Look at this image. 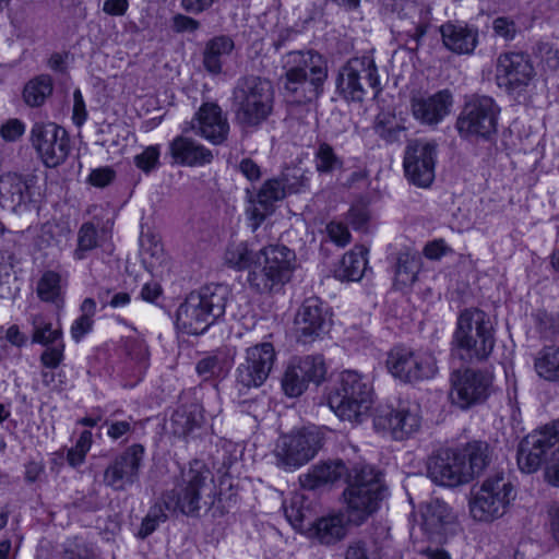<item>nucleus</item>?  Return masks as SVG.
I'll return each instance as SVG.
<instances>
[{
	"label": "nucleus",
	"mask_w": 559,
	"mask_h": 559,
	"mask_svg": "<svg viewBox=\"0 0 559 559\" xmlns=\"http://www.w3.org/2000/svg\"><path fill=\"white\" fill-rule=\"evenodd\" d=\"M285 94L293 102L304 104L317 99L328 78V66L322 55L313 50H293L282 58Z\"/></svg>",
	"instance_id": "1"
},
{
	"label": "nucleus",
	"mask_w": 559,
	"mask_h": 559,
	"mask_svg": "<svg viewBox=\"0 0 559 559\" xmlns=\"http://www.w3.org/2000/svg\"><path fill=\"white\" fill-rule=\"evenodd\" d=\"M452 354L466 362H483L496 345L495 328L488 313L466 308L459 313L452 337Z\"/></svg>",
	"instance_id": "2"
},
{
	"label": "nucleus",
	"mask_w": 559,
	"mask_h": 559,
	"mask_svg": "<svg viewBox=\"0 0 559 559\" xmlns=\"http://www.w3.org/2000/svg\"><path fill=\"white\" fill-rule=\"evenodd\" d=\"M229 294L223 284H209L190 293L177 310V326L191 335L204 333L224 316Z\"/></svg>",
	"instance_id": "3"
},
{
	"label": "nucleus",
	"mask_w": 559,
	"mask_h": 559,
	"mask_svg": "<svg viewBox=\"0 0 559 559\" xmlns=\"http://www.w3.org/2000/svg\"><path fill=\"white\" fill-rule=\"evenodd\" d=\"M385 491L381 474L374 467L355 468L348 476V485L343 492L346 523L355 526L362 525L378 511Z\"/></svg>",
	"instance_id": "4"
},
{
	"label": "nucleus",
	"mask_w": 559,
	"mask_h": 559,
	"mask_svg": "<svg viewBox=\"0 0 559 559\" xmlns=\"http://www.w3.org/2000/svg\"><path fill=\"white\" fill-rule=\"evenodd\" d=\"M248 273L249 286L259 294L280 292L290 281L296 267V254L285 245H269L255 254Z\"/></svg>",
	"instance_id": "5"
},
{
	"label": "nucleus",
	"mask_w": 559,
	"mask_h": 559,
	"mask_svg": "<svg viewBox=\"0 0 559 559\" xmlns=\"http://www.w3.org/2000/svg\"><path fill=\"white\" fill-rule=\"evenodd\" d=\"M328 403L340 419L361 423L373 403L371 380L356 370H344L340 385L329 395Z\"/></svg>",
	"instance_id": "6"
},
{
	"label": "nucleus",
	"mask_w": 559,
	"mask_h": 559,
	"mask_svg": "<svg viewBox=\"0 0 559 559\" xmlns=\"http://www.w3.org/2000/svg\"><path fill=\"white\" fill-rule=\"evenodd\" d=\"M272 83L257 75L239 78L233 90L237 122L246 129L257 128L267 119L273 109Z\"/></svg>",
	"instance_id": "7"
},
{
	"label": "nucleus",
	"mask_w": 559,
	"mask_h": 559,
	"mask_svg": "<svg viewBox=\"0 0 559 559\" xmlns=\"http://www.w3.org/2000/svg\"><path fill=\"white\" fill-rule=\"evenodd\" d=\"M213 485V475L205 463L194 460L181 471L176 486L164 495V504L169 511L194 515L201 509L202 497Z\"/></svg>",
	"instance_id": "8"
},
{
	"label": "nucleus",
	"mask_w": 559,
	"mask_h": 559,
	"mask_svg": "<svg viewBox=\"0 0 559 559\" xmlns=\"http://www.w3.org/2000/svg\"><path fill=\"white\" fill-rule=\"evenodd\" d=\"M516 497L511 480L497 473L486 478L469 500V512L474 520L491 522L503 516Z\"/></svg>",
	"instance_id": "9"
},
{
	"label": "nucleus",
	"mask_w": 559,
	"mask_h": 559,
	"mask_svg": "<svg viewBox=\"0 0 559 559\" xmlns=\"http://www.w3.org/2000/svg\"><path fill=\"white\" fill-rule=\"evenodd\" d=\"M500 108L489 96H473L456 119V130L466 140L488 141L497 133Z\"/></svg>",
	"instance_id": "10"
},
{
	"label": "nucleus",
	"mask_w": 559,
	"mask_h": 559,
	"mask_svg": "<svg viewBox=\"0 0 559 559\" xmlns=\"http://www.w3.org/2000/svg\"><path fill=\"white\" fill-rule=\"evenodd\" d=\"M385 364L389 372L405 383L428 380L438 372L437 359L427 349L395 346L388 353Z\"/></svg>",
	"instance_id": "11"
},
{
	"label": "nucleus",
	"mask_w": 559,
	"mask_h": 559,
	"mask_svg": "<svg viewBox=\"0 0 559 559\" xmlns=\"http://www.w3.org/2000/svg\"><path fill=\"white\" fill-rule=\"evenodd\" d=\"M320 447V437L312 430L301 429L283 435L273 451L275 464L286 472H293L312 460Z\"/></svg>",
	"instance_id": "12"
},
{
	"label": "nucleus",
	"mask_w": 559,
	"mask_h": 559,
	"mask_svg": "<svg viewBox=\"0 0 559 559\" xmlns=\"http://www.w3.org/2000/svg\"><path fill=\"white\" fill-rule=\"evenodd\" d=\"M360 80H366L374 96L380 93L378 69L372 59L354 58L342 67L336 81L337 91L346 99L361 102L367 91Z\"/></svg>",
	"instance_id": "13"
},
{
	"label": "nucleus",
	"mask_w": 559,
	"mask_h": 559,
	"mask_svg": "<svg viewBox=\"0 0 559 559\" xmlns=\"http://www.w3.org/2000/svg\"><path fill=\"white\" fill-rule=\"evenodd\" d=\"M145 449L134 443L117 454L106 466L103 483L114 491H126L139 481Z\"/></svg>",
	"instance_id": "14"
},
{
	"label": "nucleus",
	"mask_w": 559,
	"mask_h": 559,
	"mask_svg": "<svg viewBox=\"0 0 559 559\" xmlns=\"http://www.w3.org/2000/svg\"><path fill=\"white\" fill-rule=\"evenodd\" d=\"M437 144L416 139L407 143L403 166L406 178L415 186L427 188L435 179Z\"/></svg>",
	"instance_id": "15"
},
{
	"label": "nucleus",
	"mask_w": 559,
	"mask_h": 559,
	"mask_svg": "<svg viewBox=\"0 0 559 559\" xmlns=\"http://www.w3.org/2000/svg\"><path fill=\"white\" fill-rule=\"evenodd\" d=\"M31 140L47 167H56L64 162L70 152L67 131L56 123H35Z\"/></svg>",
	"instance_id": "16"
},
{
	"label": "nucleus",
	"mask_w": 559,
	"mask_h": 559,
	"mask_svg": "<svg viewBox=\"0 0 559 559\" xmlns=\"http://www.w3.org/2000/svg\"><path fill=\"white\" fill-rule=\"evenodd\" d=\"M325 373L326 367L320 355L294 359L283 374L282 389L285 395L297 397L306 391L310 382L319 384L323 381Z\"/></svg>",
	"instance_id": "17"
},
{
	"label": "nucleus",
	"mask_w": 559,
	"mask_h": 559,
	"mask_svg": "<svg viewBox=\"0 0 559 559\" xmlns=\"http://www.w3.org/2000/svg\"><path fill=\"white\" fill-rule=\"evenodd\" d=\"M534 74L530 57L523 52L508 51L497 58L495 79L498 86L508 93L524 90Z\"/></svg>",
	"instance_id": "18"
},
{
	"label": "nucleus",
	"mask_w": 559,
	"mask_h": 559,
	"mask_svg": "<svg viewBox=\"0 0 559 559\" xmlns=\"http://www.w3.org/2000/svg\"><path fill=\"white\" fill-rule=\"evenodd\" d=\"M276 354L271 343H261L247 348L245 361L237 368V383L243 388H259L270 376Z\"/></svg>",
	"instance_id": "19"
},
{
	"label": "nucleus",
	"mask_w": 559,
	"mask_h": 559,
	"mask_svg": "<svg viewBox=\"0 0 559 559\" xmlns=\"http://www.w3.org/2000/svg\"><path fill=\"white\" fill-rule=\"evenodd\" d=\"M557 429V421L546 426L540 430L526 436L519 444L518 465L526 474L536 472L544 461L548 460L550 451L554 449Z\"/></svg>",
	"instance_id": "20"
},
{
	"label": "nucleus",
	"mask_w": 559,
	"mask_h": 559,
	"mask_svg": "<svg viewBox=\"0 0 559 559\" xmlns=\"http://www.w3.org/2000/svg\"><path fill=\"white\" fill-rule=\"evenodd\" d=\"M491 379L472 369L456 370L451 374L450 399L453 404L466 409L474 404L485 401Z\"/></svg>",
	"instance_id": "21"
},
{
	"label": "nucleus",
	"mask_w": 559,
	"mask_h": 559,
	"mask_svg": "<svg viewBox=\"0 0 559 559\" xmlns=\"http://www.w3.org/2000/svg\"><path fill=\"white\" fill-rule=\"evenodd\" d=\"M428 477L436 484L456 487L469 483V474L464 468L463 457L457 451L442 450L431 456L427 468Z\"/></svg>",
	"instance_id": "22"
},
{
	"label": "nucleus",
	"mask_w": 559,
	"mask_h": 559,
	"mask_svg": "<svg viewBox=\"0 0 559 559\" xmlns=\"http://www.w3.org/2000/svg\"><path fill=\"white\" fill-rule=\"evenodd\" d=\"M295 324L299 340L310 343L329 331L331 316L320 299L308 298L299 308Z\"/></svg>",
	"instance_id": "23"
},
{
	"label": "nucleus",
	"mask_w": 559,
	"mask_h": 559,
	"mask_svg": "<svg viewBox=\"0 0 559 559\" xmlns=\"http://www.w3.org/2000/svg\"><path fill=\"white\" fill-rule=\"evenodd\" d=\"M373 427L379 432H389L395 440H402L419 429L420 417L415 409L407 407H379L373 417Z\"/></svg>",
	"instance_id": "24"
},
{
	"label": "nucleus",
	"mask_w": 559,
	"mask_h": 559,
	"mask_svg": "<svg viewBox=\"0 0 559 559\" xmlns=\"http://www.w3.org/2000/svg\"><path fill=\"white\" fill-rule=\"evenodd\" d=\"M453 95L449 90H441L431 95H417L411 99L414 118L421 124L437 126L450 115Z\"/></svg>",
	"instance_id": "25"
},
{
	"label": "nucleus",
	"mask_w": 559,
	"mask_h": 559,
	"mask_svg": "<svg viewBox=\"0 0 559 559\" xmlns=\"http://www.w3.org/2000/svg\"><path fill=\"white\" fill-rule=\"evenodd\" d=\"M191 129L197 134L217 145L226 140L229 124L218 105L205 103L200 107L194 119L191 121Z\"/></svg>",
	"instance_id": "26"
},
{
	"label": "nucleus",
	"mask_w": 559,
	"mask_h": 559,
	"mask_svg": "<svg viewBox=\"0 0 559 559\" xmlns=\"http://www.w3.org/2000/svg\"><path fill=\"white\" fill-rule=\"evenodd\" d=\"M0 201L3 206L22 214L29 210L33 203V192L29 180L15 173H8L0 177ZM4 226L0 222V233Z\"/></svg>",
	"instance_id": "27"
},
{
	"label": "nucleus",
	"mask_w": 559,
	"mask_h": 559,
	"mask_svg": "<svg viewBox=\"0 0 559 559\" xmlns=\"http://www.w3.org/2000/svg\"><path fill=\"white\" fill-rule=\"evenodd\" d=\"M286 194L283 180H281L280 177L269 179L261 186L255 200L252 201V206L247 210L250 226L253 231H255L266 216L273 212L274 203L283 200Z\"/></svg>",
	"instance_id": "28"
},
{
	"label": "nucleus",
	"mask_w": 559,
	"mask_h": 559,
	"mask_svg": "<svg viewBox=\"0 0 559 559\" xmlns=\"http://www.w3.org/2000/svg\"><path fill=\"white\" fill-rule=\"evenodd\" d=\"M420 514L421 527L430 537L447 534L456 522V515L450 506L439 499L423 504Z\"/></svg>",
	"instance_id": "29"
},
{
	"label": "nucleus",
	"mask_w": 559,
	"mask_h": 559,
	"mask_svg": "<svg viewBox=\"0 0 559 559\" xmlns=\"http://www.w3.org/2000/svg\"><path fill=\"white\" fill-rule=\"evenodd\" d=\"M169 153L175 163L188 167H201L213 160L211 150L197 140L183 135L176 136L169 144Z\"/></svg>",
	"instance_id": "30"
},
{
	"label": "nucleus",
	"mask_w": 559,
	"mask_h": 559,
	"mask_svg": "<svg viewBox=\"0 0 559 559\" xmlns=\"http://www.w3.org/2000/svg\"><path fill=\"white\" fill-rule=\"evenodd\" d=\"M440 33L445 48L457 55L472 53L478 44L477 28L467 24L448 22Z\"/></svg>",
	"instance_id": "31"
},
{
	"label": "nucleus",
	"mask_w": 559,
	"mask_h": 559,
	"mask_svg": "<svg viewBox=\"0 0 559 559\" xmlns=\"http://www.w3.org/2000/svg\"><path fill=\"white\" fill-rule=\"evenodd\" d=\"M203 415L198 403L180 404L170 417V431L178 438H187L201 427Z\"/></svg>",
	"instance_id": "32"
},
{
	"label": "nucleus",
	"mask_w": 559,
	"mask_h": 559,
	"mask_svg": "<svg viewBox=\"0 0 559 559\" xmlns=\"http://www.w3.org/2000/svg\"><path fill=\"white\" fill-rule=\"evenodd\" d=\"M235 49V43L231 37L219 35L211 38L203 51V64L207 72L219 74L223 64Z\"/></svg>",
	"instance_id": "33"
},
{
	"label": "nucleus",
	"mask_w": 559,
	"mask_h": 559,
	"mask_svg": "<svg viewBox=\"0 0 559 559\" xmlns=\"http://www.w3.org/2000/svg\"><path fill=\"white\" fill-rule=\"evenodd\" d=\"M347 474V467L342 461L324 462L314 465L307 474L300 477L302 487L314 489L323 485L333 484Z\"/></svg>",
	"instance_id": "34"
},
{
	"label": "nucleus",
	"mask_w": 559,
	"mask_h": 559,
	"mask_svg": "<svg viewBox=\"0 0 559 559\" xmlns=\"http://www.w3.org/2000/svg\"><path fill=\"white\" fill-rule=\"evenodd\" d=\"M66 278L56 271H45L37 282L36 293L44 302L55 305L61 309L64 305Z\"/></svg>",
	"instance_id": "35"
},
{
	"label": "nucleus",
	"mask_w": 559,
	"mask_h": 559,
	"mask_svg": "<svg viewBox=\"0 0 559 559\" xmlns=\"http://www.w3.org/2000/svg\"><path fill=\"white\" fill-rule=\"evenodd\" d=\"M367 252L364 246H356L345 253L341 265L335 270V277L342 282L359 281L367 267Z\"/></svg>",
	"instance_id": "36"
},
{
	"label": "nucleus",
	"mask_w": 559,
	"mask_h": 559,
	"mask_svg": "<svg viewBox=\"0 0 559 559\" xmlns=\"http://www.w3.org/2000/svg\"><path fill=\"white\" fill-rule=\"evenodd\" d=\"M457 452L460 457H463L464 468L469 474V480L478 476L490 462L489 445L483 441L469 442Z\"/></svg>",
	"instance_id": "37"
},
{
	"label": "nucleus",
	"mask_w": 559,
	"mask_h": 559,
	"mask_svg": "<svg viewBox=\"0 0 559 559\" xmlns=\"http://www.w3.org/2000/svg\"><path fill=\"white\" fill-rule=\"evenodd\" d=\"M344 518V514H333L319 519L313 524V536L324 545L342 540L347 534Z\"/></svg>",
	"instance_id": "38"
},
{
	"label": "nucleus",
	"mask_w": 559,
	"mask_h": 559,
	"mask_svg": "<svg viewBox=\"0 0 559 559\" xmlns=\"http://www.w3.org/2000/svg\"><path fill=\"white\" fill-rule=\"evenodd\" d=\"M429 12L425 8L412 3L405 9L402 22L403 32L415 43V48L419 46L420 39L425 36L429 27Z\"/></svg>",
	"instance_id": "39"
},
{
	"label": "nucleus",
	"mask_w": 559,
	"mask_h": 559,
	"mask_svg": "<svg viewBox=\"0 0 559 559\" xmlns=\"http://www.w3.org/2000/svg\"><path fill=\"white\" fill-rule=\"evenodd\" d=\"M28 323L32 326V342L43 346L52 345L62 341V329L55 326L52 321L44 313H32L28 317Z\"/></svg>",
	"instance_id": "40"
},
{
	"label": "nucleus",
	"mask_w": 559,
	"mask_h": 559,
	"mask_svg": "<svg viewBox=\"0 0 559 559\" xmlns=\"http://www.w3.org/2000/svg\"><path fill=\"white\" fill-rule=\"evenodd\" d=\"M534 369L542 379L559 383V346L543 347L535 356Z\"/></svg>",
	"instance_id": "41"
},
{
	"label": "nucleus",
	"mask_w": 559,
	"mask_h": 559,
	"mask_svg": "<svg viewBox=\"0 0 559 559\" xmlns=\"http://www.w3.org/2000/svg\"><path fill=\"white\" fill-rule=\"evenodd\" d=\"M52 90V79L48 74H40L25 85L23 97L27 105L38 107L51 95Z\"/></svg>",
	"instance_id": "42"
},
{
	"label": "nucleus",
	"mask_w": 559,
	"mask_h": 559,
	"mask_svg": "<svg viewBox=\"0 0 559 559\" xmlns=\"http://www.w3.org/2000/svg\"><path fill=\"white\" fill-rule=\"evenodd\" d=\"M98 245L97 227L91 222L83 223L78 230L76 248L73 251V258L78 261L86 259Z\"/></svg>",
	"instance_id": "43"
},
{
	"label": "nucleus",
	"mask_w": 559,
	"mask_h": 559,
	"mask_svg": "<svg viewBox=\"0 0 559 559\" xmlns=\"http://www.w3.org/2000/svg\"><path fill=\"white\" fill-rule=\"evenodd\" d=\"M255 253H253L249 247L248 243L245 241L240 242H231L227 246L224 260L225 263L236 270H245L249 269V271L253 266L254 257Z\"/></svg>",
	"instance_id": "44"
},
{
	"label": "nucleus",
	"mask_w": 559,
	"mask_h": 559,
	"mask_svg": "<svg viewBox=\"0 0 559 559\" xmlns=\"http://www.w3.org/2000/svg\"><path fill=\"white\" fill-rule=\"evenodd\" d=\"M419 270L418 258L408 252H401L397 255L395 265V285L403 287L412 285Z\"/></svg>",
	"instance_id": "45"
},
{
	"label": "nucleus",
	"mask_w": 559,
	"mask_h": 559,
	"mask_svg": "<svg viewBox=\"0 0 559 559\" xmlns=\"http://www.w3.org/2000/svg\"><path fill=\"white\" fill-rule=\"evenodd\" d=\"M314 165L319 174H332L343 167V160L330 144L323 142L314 153Z\"/></svg>",
	"instance_id": "46"
},
{
	"label": "nucleus",
	"mask_w": 559,
	"mask_h": 559,
	"mask_svg": "<svg viewBox=\"0 0 559 559\" xmlns=\"http://www.w3.org/2000/svg\"><path fill=\"white\" fill-rule=\"evenodd\" d=\"M93 443V435L90 430L81 432L74 447L67 453V462L72 467L81 466Z\"/></svg>",
	"instance_id": "47"
},
{
	"label": "nucleus",
	"mask_w": 559,
	"mask_h": 559,
	"mask_svg": "<svg viewBox=\"0 0 559 559\" xmlns=\"http://www.w3.org/2000/svg\"><path fill=\"white\" fill-rule=\"evenodd\" d=\"M286 193H299L309 186V177L302 168L294 167L283 173L280 177Z\"/></svg>",
	"instance_id": "48"
},
{
	"label": "nucleus",
	"mask_w": 559,
	"mask_h": 559,
	"mask_svg": "<svg viewBox=\"0 0 559 559\" xmlns=\"http://www.w3.org/2000/svg\"><path fill=\"white\" fill-rule=\"evenodd\" d=\"M404 130L405 128L395 122L393 118H386L385 116H379L374 124L376 133L388 143L400 141Z\"/></svg>",
	"instance_id": "49"
},
{
	"label": "nucleus",
	"mask_w": 559,
	"mask_h": 559,
	"mask_svg": "<svg viewBox=\"0 0 559 559\" xmlns=\"http://www.w3.org/2000/svg\"><path fill=\"white\" fill-rule=\"evenodd\" d=\"M380 548L377 543L357 540L348 546L345 559H376Z\"/></svg>",
	"instance_id": "50"
},
{
	"label": "nucleus",
	"mask_w": 559,
	"mask_h": 559,
	"mask_svg": "<svg viewBox=\"0 0 559 559\" xmlns=\"http://www.w3.org/2000/svg\"><path fill=\"white\" fill-rule=\"evenodd\" d=\"M159 156V146L150 145L134 156V164L139 169L147 174L158 166Z\"/></svg>",
	"instance_id": "51"
},
{
	"label": "nucleus",
	"mask_w": 559,
	"mask_h": 559,
	"mask_svg": "<svg viewBox=\"0 0 559 559\" xmlns=\"http://www.w3.org/2000/svg\"><path fill=\"white\" fill-rule=\"evenodd\" d=\"M64 358V344L59 341L52 345L46 346V349L40 355V362L50 369L57 368Z\"/></svg>",
	"instance_id": "52"
},
{
	"label": "nucleus",
	"mask_w": 559,
	"mask_h": 559,
	"mask_svg": "<svg viewBox=\"0 0 559 559\" xmlns=\"http://www.w3.org/2000/svg\"><path fill=\"white\" fill-rule=\"evenodd\" d=\"M557 429L559 431V420L557 421ZM549 454L550 459L546 467V478L551 485L559 486V433L556 435L554 449Z\"/></svg>",
	"instance_id": "53"
},
{
	"label": "nucleus",
	"mask_w": 559,
	"mask_h": 559,
	"mask_svg": "<svg viewBox=\"0 0 559 559\" xmlns=\"http://www.w3.org/2000/svg\"><path fill=\"white\" fill-rule=\"evenodd\" d=\"M166 514L160 509H152L147 515L143 519L141 528L139 531V537L146 538L150 536L160 523L166 521Z\"/></svg>",
	"instance_id": "54"
},
{
	"label": "nucleus",
	"mask_w": 559,
	"mask_h": 559,
	"mask_svg": "<svg viewBox=\"0 0 559 559\" xmlns=\"http://www.w3.org/2000/svg\"><path fill=\"white\" fill-rule=\"evenodd\" d=\"M326 233L331 241L338 247H345L350 242V233L346 225L340 222H330Z\"/></svg>",
	"instance_id": "55"
},
{
	"label": "nucleus",
	"mask_w": 559,
	"mask_h": 559,
	"mask_svg": "<svg viewBox=\"0 0 559 559\" xmlns=\"http://www.w3.org/2000/svg\"><path fill=\"white\" fill-rule=\"evenodd\" d=\"M540 61L550 70L559 69V51L548 43H538L535 50Z\"/></svg>",
	"instance_id": "56"
},
{
	"label": "nucleus",
	"mask_w": 559,
	"mask_h": 559,
	"mask_svg": "<svg viewBox=\"0 0 559 559\" xmlns=\"http://www.w3.org/2000/svg\"><path fill=\"white\" fill-rule=\"evenodd\" d=\"M492 28L495 34L502 37L504 40H512L518 31L514 21L504 16L495 19Z\"/></svg>",
	"instance_id": "57"
},
{
	"label": "nucleus",
	"mask_w": 559,
	"mask_h": 559,
	"mask_svg": "<svg viewBox=\"0 0 559 559\" xmlns=\"http://www.w3.org/2000/svg\"><path fill=\"white\" fill-rule=\"evenodd\" d=\"M94 320L88 318L79 317L76 318L70 328V334L75 343H80L88 333L92 332Z\"/></svg>",
	"instance_id": "58"
},
{
	"label": "nucleus",
	"mask_w": 559,
	"mask_h": 559,
	"mask_svg": "<svg viewBox=\"0 0 559 559\" xmlns=\"http://www.w3.org/2000/svg\"><path fill=\"white\" fill-rule=\"evenodd\" d=\"M24 132L25 126L19 119H10L0 129L2 139L9 142L16 141Z\"/></svg>",
	"instance_id": "59"
},
{
	"label": "nucleus",
	"mask_w": 559,
	"mask_h": 559,
	"mask_svg": "<svg viewBox=\"0 0 559 559\" xmlns=\"http://www.w3.org/2000/svg\"><path fill=\"white\" fill-rule=\"evenodd\" d=\"M130 419L132 418L130 417ZM104 425L108 427L107 436L112 440H118L132 431L131 420L106 419Z\"/></svg>",
	"instance_id": "60"
},
{
	"label": "nucleus",
	"mask_w": 559,
	"mask_h": 559,
	"mask_svg": "<svg viewBox=\"0 0 559 559\" xmlns=\"http://www.w3.org/2000/svg\"><path fill=\"white\" fill-rule=\"evenodd\" d=\"M221 362L216 356H207L197 364V372L209 379L221 372Z\"/></svg>",
	"instance_id": "61"
},
{
	"label": "nucleus",
	"mask_w": 559,
	"mask_h": 559,
	"mask_svg": "<svg viewBox=\"0 0 559 559\" xmlns=\"http://www.w3.org/2000/svg\"><path fill=\"white\" fill-rule=\"evenodd\" d=\"M115 178V171L109 167L94 169L88 176V182L95 187L104 188Z\"/></svg>",
	"instance_id": "62"
},
{
	"label": "nucleus",
	"mask_w": 559,
	"mask_h": 559,
	"mask_svg": "<svg viewBox=\"0 0 559 559\" xmlns=\"http://www.w3.org/2000/svg\"><path fill=\"white\" fill-rule=\"evenodd\" d=\"M73 122L80 127L87 119V111L85 108V103L80 90H75L73 93Z\"/></svg>",
	"instance_id": "63"
},
{
	"label": "nucleus",
	"mask_w": 559,
	"mask_h": 559,
	"mask_svg": "<svg viewBox=\"0 0 559 559\" xmlns=\"http://www.w3.org/2000/svg\"><path fill=\"white\" fill-rule=\"evenodd\" d=\"M200 27V23L187 15L176 14L173 17V28L177 33L189 32L193 33Z\"/></svg>",
	"instance_id": "64"
}]
</instances>
